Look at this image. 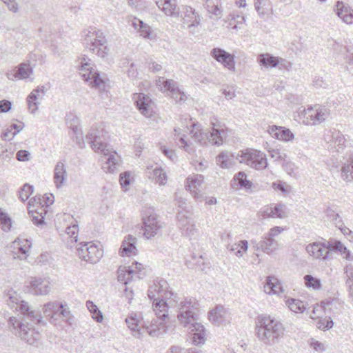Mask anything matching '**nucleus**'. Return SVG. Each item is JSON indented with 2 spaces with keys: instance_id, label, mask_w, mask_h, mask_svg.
I'll use <instances>...</instances> for the list:
<instances>
[{
  "instance_id": "nucleus-1",
  "label": "nucleus",
  "mask_w": 353,
  "mask_h": 353,
  "mask_svg": "<svg viewBox=\"0 0 353 353\" xmlns=\"http://www.w3.org/2000/svg\"><path fill=\"white\" fill-rule=\"evenodd\" d=\"M3 299L9 307L19 311V317L10 316L8 326L13 329L15 335L30 345L38 347L41 343V334L35 325H46L39 310H33L26 301L20 299L17 292L10 290L3 294Z\"/></svg>"
},
{
  "instance_id": "nucleus-2",
  "label": "nucleus",
  "mask_w": 353,
  "mask_h": 353,
  "mask_svg": "<svg viewBox=\"0 0 353 353\" xmlns=\"http://www.w3.org/2000/svg\"><path fill=\"white\" fill-rule=\"evenodd\" d=\"M256 335L265 345L272 346L279 343L285 335L283 323L270 315L261 314L256 319Z\"/></svg>"
},
{
  "instance_id": "nucleus-3",
  "label": "nucleus",
  "mask_w": 353,
  "mask_h": 353,
  "mask_svg": "<svg viewBox=\"0 0 353 353\" xmlns=\"http://www.w3.org/2000/svg\"><path fill=\"white\" fill-rule=\"evenodd\" d=\"M86 139L90 143L94 152L102 154L101 161L102 169L105 172L113 173L117 170L119 163L116 157L117 154L110 145L99 141V132L97 130H91L86 135Z\"/></svg>"
},
{
  "instance_id": "nucleus-4",
  "label": "nucleus",
  "mask_w": 353,
  "mask_h": 353,
  "mask_svg": "<svg viewBox=\"0 0 353 353\" xmlns=\"http://www.w3.org/2000/svg\"><path fill=\"white\" fill-rule=\"evenodd\" d=\"M211 121L212 125L210 132H205L198 124H192V129L190 131L192 137L196 141L201 145H205L208 142L212 145H220L225 141L228 135V128L223 124H221L216 119Z\"/></svg>"
},
{
  "instance_id": "nucleus-5",
  "label": "nucleus",
  "mask_w": 353,
  "mask_h": 353,
  "mask_svg": "<svg viewBox=\"0 0 353 353\" xmlns=\"http://www.w3.org/2000/svg\"><path fill=\"white\" fill-rule=\"evenodd\" d=\"M107 40L103 34L96 29L88 30L85 34L84 45L93 53L101 58L108 55Z\"/></svg>"
},
{
  "instance_id": "nucleus-6",
  "label": "nucleus",
  "mask_w": 353,
  "mask_h": 353,
  "mask_svg": "<svg viewBox=\"0 0 353 353\" xmlns=\"http://www.w3.org/2000/svg\"><path fill=\"white\" fill-rule=\"evenodd\" d=\"M199 313V303L192 298H186L179 304L177 319L183 327L196 321Z\"/></svg>"
},
{
  "instance_id": "nucleus-7",
  "label": "nucleus",
  "mask_w": 353,
  "mask_h": 353,
  "mask_svg": "<svg viewBox=\"0 0 353 353\" xmlns=\"http://www.w3.org/2000/svg\"><path fill=\"white\" fill-rule=\"evenodd\" d=\"M148 296L150 300L157 301L161 298L178 302V296L172 290H169L168 282L164 279L156 281L152 285H151L148 291Z\"/></svg>"
},
{
  "instance_id": "nucleus-8",
  "label": "nucleus",
  "mask_w": 353,
  "mask_h": 353,
  "mask_svg": "<svg viewBox=\"0 0 353 353\" xmlns=\"http://www.w3.org/2000/svg\"><path fill=\"white\" fill-rule=\"evenodd\" d=\"M330 110L325 106L316 105L305 110L302 113L303 122L306 125H316L325 121L329 117Z\"/></svg>"
},
{
  "instance_id": "nucleus-9",
  "label": "nucleus",
  "mask_w": 353,
  "mask_h": 353,
  "mask_svg": "<svg viewBox=\"0 0 353 353\" xmlns=\"http://www.w3.org/2000/svg\"><path fill=\"white\" fill-rule=\"evenodd\" d=\"M77 248V254L85 261L92 264L97 263L103 256V251L92 243H81Z\"/></svg>"
},
{
  "instance_id": "nucleus-10",
  "label": "nucleus",
  "mask_w": 353,
  "mask_h": 353,
  "mask_svg": "<svg viewBox=\"0 0 353 353\" xmlns=\"http://www.w3.org/2000/svg\"><path fill=\"white\" fill-rule=\"evenodd\" d=\"M239 161L256 170H262L268 166L265 154L259 150H252L243 153L240 156Z\"/></svg>"
},
{
  "instance_id": "nucleus-11",
  "label": "nucleus",
  "mask_w": 353,
  "mask_h": 353,
  "mask_svg": "<svg viewBox=\"0 0 353 353\" xmlns=\"http://www.w3.org/2000/svg\"><path fill=\"white\" fill-rule=\"evenodd\" d=\"M84 61H85V58L81 61V65L79 69L80 74L83 79L86 81H90V85L92 87L100 88L101 85H103L104 81L101 78L99 72L94 70L90 63Z\"/></svg>"
},
{
  "instance_id": "nucleus-12",
  "label": "nucleus",
  "mask_w": 353,
  "mask_h": 353,
  "mask_svg": "<svg viewBox=\"0 0 353 353\" xmlns=\"http://www.w3.org/2000/svg\"><path fill=\"white\" fill-rule=\"evenodd\" d=\"M143 236L150 239L157 234L161 225L157 221V216L154 213L153 209H149L148 212L143 216Z\"/></svg>"
},
{
  "instance_id": "nucleus-13",
  "label": "nucleus",
  "mask_w": 353,
  "mask_h": 353,
  "mask_svg": "<svg viewBox=\"0 0 353 353\" xmlns=\"http://www.w3.org/2000/svg\"><path fill=\"white\" fill-rule=\"evenodd\" d=\"M165 320L158 317L153 318L151 321H143L142 332L143 334L147 333L152 337H159L167 332L164 325Z\"/></svg>"
},
{
  "instance_id": "nucleus-14",
  "label": "nucleus",
  "mask_w": 353,
  "mask_h": 353,
  "mask_svg": "<svg viewBox=\"0 0 353 353\" xmlns=\"http://www.w3.org/2000/svg\"><path fill=\"white\" fill-rule=\"evenodd\" d=\"M26 291L33 295H46L50 290V282L42 278L31 277L27 282Z\"/></svg>"
},
{
  "instance_id": "nucleus-15",
  "label": "nucleus",
  "mask_w": 353,
  "mask_h": 353,
  "mask_svg": "<svg viewBox=\"0 0 353 353\" xmlns=\"http://www.w3.org/2000/svg\"><path fill=\"white\" fill-rule=\"evenodd\" d=\"M210 321L215 325L228 324L231 321L230 313L223 305H218L209 313Z\"/></svg>"
},
{
  "instance_id": "nucleus-16",
  "label": "nucleus",
  "mask_w": 353,
  "mask_h": 353,
  "mask_svg": "<svg viewBox=\"0 0 353 353\" xmlns=\"http://www.w3.org/2000/svg\"><path fill=\"white\" fill-rule=\"evenodd\" d=\"M128 327L132 331L134 337L139 339H143V332H142L143 321L141 316L135 312H132L128 315L125 320Z\"/></svg>"
},
{
  "instance_id": "nucleus-17",
  "label": "nucleus",
  "mask_w": 353,
  "mask_h": 353,
  "mask_svg": "<svg viewBox=\"0 0 353 353\" xmlns=\"http://www.w3.org/2000/svg\"><path fill=\"white\" fill-rule=\"evenodd\" d=\"M137 109L144 116L148 117L152 114V101L150 97L143 93H134L132 97Z\"/></svg>"
},
{
  "instance_id": "nucleus-18",
  "label": "nucleus",
  "mask_w": 353,
  "mask_h": 353,
  "mask_svg": "<svg viewBox=\"0 0 353 353\" xmlns=\"http://www.w3.org/2000/svg\"><path fill=\"white\" fill-rule=\"evenodd\" d=\"M211 55L215 60L222 63L228 69L234 70L235 62L234 55L219 48L212 49Z\"/></svg>"
},
{
  "instance_id": "nucleus-19",
  "label": "nucleus",
  "mask_w": 353,
  "mask_h": 353,
  "mask_svg": "<svg viewBox=\"0 0 353 353\" xmlns=\"http://www.w3.org/2000/svg\"><path fill=\"white\" fill-rule=\"evenodd\" d=\"M253 247L256 251H262L270 254L278 249V243L274 239L265 234L261 237L259 241H252Z\"/></svg>"
},
{
  "instance_id": "nucleus-20",
  "label": "nucleus",
  "mask_w": 353,
  "mask_h": 353,
  "mask_svg": "<svg viewBox=\"0 0 353 353\" xmlns=\"http://www.w3.org/2000/svg\"><path fill=\"white\" fill-rule=\"evenodd\" d=\"M190 216L183 212H178L177 213L178 226L182 233L188 236L194 235L196 232L195 225L191 221Z\"/></svg>"
},
{
  "instance_id": "nucleus-21",
  "label": "nucleus",
  "mask_w": 353,
  "mask_h": 353,
  "mask_svg": "<svg viewBox=\"0 0 353 353\" xmlns=\"http://www.w3.org/2000/svg\"><path fill=\"white\" fill-rule=\"evenodd\" d=\"M190 333L192 334V343L199 345L205 343L206 341V330L205 327L200 323L196 321L189 325Z\"/></svg>"
},
{
  "instance_id": "nucleus-22",
  "label": "nucleus",
  "mask_w": 353,
  "mask_h": 353,
  "mask_svg": "<svg viewBox=\"0 0 353 353\" xmlns=\"http://www.w3.org/2000/svg\"><path fill=\"white\" fill-rule=\"evenodd\" d=\"M183 14L181 15L183 23L186 25L191 31L193 32V28H195L199 25L201 21L200 16L195 12V10L190 7H185L182 11H180Z\"/></svg>"
},
{
  "instance_id": "nucleus-23",
  "label": "nucleus",
  "mask_w": 353,
  "mask_h": 353,
  "mask_svg": "<svg viewBox=\"0 0 353 353\" xmlns=\"http://www.w3.org/2000/svg\"><path fill=\"white\" fill-rule=\"evenodd\" d=\"M45 87L42 85L34 89L28 96L27 103L30 113L34 114L37 112L39 105L38 100L39 99H43L45 95Z\"/></svg>"
},
{
  "instance_id": "nucleus-24",
  "label": "nucleus",
  "mask_w": 353,
  "mask_h": 353,
  "mask_svg": "<svg viewBox=\"0 0 353 353\" xmlns=\"http://www.w3.org/2000/svg\"><path fill=\"white\" fill-rule=\"evenodd\" d=\"M306 251L310 256L316 259H327L329 255V252L326 250L325 243H310L306 246Z\"/></svg>"
},
{
  "instance_id": "nucleus-25",
  "label": "nucleus",
  "mask_w": 353,
  "mask_h": 353,
  "mask_svg": "<svg viewBox=\"0 0 353 353\" xmlns=\"http://www.w3.org/2000/svg\"><path fill=\"white\" fill-rule=\"evenodd\" d=\"M137 239L131 234L126 236L119 249V254L122 256H130L136 255L137 249L136 247Z\"/></svg>"
},
{
  "instance_id": "nucleus-26",
  "label": "nucleus",
  "mask_w": 353,
  "mask_h": 353,
  "mask_svg": "<svg viewBox=\"0 0 353 353\" xmlns=\"http://www.w3.org/2000/svg\"><path fill=\"white\" fill-rule=\"evenodd\" d=\"M156 4L168 16L179 17L180 15L176 0H156Z\"/></svg>"
},
{
  "instance_id": "nucleus-27",
  "label": "nucleus",
  "mask_w": 353,
  "mask_h": 353,
  "mask_svg": "<svg viewBox=\"0 0 353 353\" xmlns=\"http://www.w3.org/2000/svg\"><path fill=\"white\" fill-rule=\"evenodd\" d=\"M268 131L273 138L279 140L290 141L294 138V134L285 127L272 125L269 128Z\"/></svg>"
},
{
  "instance_id": "nucleus-28",
  "label": "nucleus",
  "mask_w": 353,
  "mask_h": 353,
  "mask_svg": "<svg viewBox=\"0 0 353 353\" xmlns=\"http://www.w3.org/2000/svg\"><path fill=\"white\" fill-rule=\"evenodd\" d=\"M336 14L347 24L353 23V10L343 2L338 1L335 9Z\"/></svg>"
},
{
  "instance_id": "nucleus-29",
  "label": "nucleus",
  "mask_w": 353,
  "mask_h": 353,
  "mask_svg": "<svg viewBox=\"0 0 353 353\" xmlns=\"http://www.w3.org/2000/svg\"><path fill=\"white\" fill-rule=\"evenodd\" d=\"M170 300L161 298L157 301H154V312H155L156 317L165 320L168 317V305L170 304Z\"/></svg>"
},
{
  "instance_id": "nucleus-30",
  "label": "nucleus",
  "mask_w": 353,
  "mask_h": 353,
  "mask_svg": "<svg viewBox=\"0 0 353 353\" xmlns=\"http://www.w3.org/2000/svg\"><path fill=\"white\" fill-rule=\"evenodd\" d=\"M62 307V303L54 301L49 302L43 306V314L46 316L50 317V322L58 319L59 310Z\"/></svg>"
},
{
  "instance_id": "nucleus-31",
  "label": "nucleus",
  "mask_w": 353,
  "mask_h": 353,
  "mask_svg": "<svg viewBox=\"0 0 353 353\" xmlns=\"http://www.w3.org/2000/svg\"><path fill=\"white\" fill-rule=\"evenodd\" d=\"M341 177L347 182L353 181V152L348 157L341 168Z\"/></svg>"
},
{
  "instance_id": "nucleus-32",
  "label": "nucleus",
  "mask_w": 353,
  "mask_h": 353,
  "mask_svg": "<svg viewBox=\"0 0 353 353\" xmlns=\"http://www.w3.org/2000/svg\"><path fill=\"white\" fill-rule=\"evenodd\" d=\"M265 292L268 294H277L283 292V287L279 281L274 276H270L267 278L264 285Z\"/></svg>"
},
{
  "instance_id": "nucleus-33",
  "label": "nucleus",
  "mask_w": 353,
  "mask_h": 353,
  "mask_svg": "<svg viewBox=\"0 0 353 353\" xmlns=\"http://www.w3.org/2000/svg\"><path fill=\"white\" fill-rule=\"evenodd\" d=\"M54 182L57 188L64 183L66 177V170L63 162L59 161L54 168Z\"/></svg>"
},
{
  "instance_id": "nucleus-34",
  "label": "nucleus",
  "mask_w": 353,
  "mask_h": 353,
  "mask_svg": "<svg viewBox=\"0 0 353 353\" xmlns=\"http://www.w3.org/2000/svg\"><path fill=\"white\" fill-rule=\"evenodd\" d=\"M207 11L220 19L222 16V7L221 0H203Z\"/></svg>"
},
{
  "instance_id": "nucleus-35",
  "label": "nucleus",
  "mask_w": 353,
  "mask_h": 353,
  "mask_svg": "<svg viewBox=\"0 0 353 353\" xmlns=\"http://www.w3.org/2000/svg\"><path fill=\"white\" fill-rule=\"evenodd\" d=\"M258 62L261 65L266 68H275L281 63L279 57H274L269 53L259 54Z\"/></svg>"
},
{
  "instance_id": "nucleus-36",
  "label": "nucleus",
  "mask_w": 353,
  "mask_h": 353,
  "mask_svg": "<svg viewBox=\"0 0 353 353\" xmlns=\"http://www.w3.org/2000/svg\"><path fill=\"white\" fill-rule=\"evenodd\" d=\"M217 164L221 168H230L234 164L233 156L228 152H222L216 157Z\"/></svg>"
},
{
  "instance_id": "nucleus-37",
  "label": "nucleus",
  "mask_w": 353,
  "mask_h": 353,
  "mask_svg": "<svg viewBox=\"0 0 353 353\" xmlns=\"http://www.w3.org/2000/svg\"><path fill=\"white\" fill-rule=\"evenodd\" d=\"M228 250L234 252L239 258L242 257L244 252H247L248 248V242L246 240L240 241L239 243L229 244Z\"/></svg>"
},
{
  "instance_id": "nucleus-38",
  "label": "nucleus",
  "mask_w": 353,
  "mask_h": 353,
  "mask_svg": "<svg viewBox=\"0 0 353 353\" xmlns=\"http://www.w3.org/2000/svg\"><path fill=\"white\" fill-rule=\"evenodd\" d=\"M33 70L28 63H21L15 71L14 77L19 79H26L32 74Z\"/></svg>"
},
{
  "instance_id": "nucleus-39",
  "label": "nucleus",
  "mask_w": 353,
  "mask_h": 353,
  "mask_svg": "<svg viewBox=\"0 0 353 353\" xmlns=\"http://www.w3.org/2000/svg\"><path fill=\"white\" fill-rule=\"evenodd\" d=\"M135 270L131 269L130 267H120L118 269V281H123L125 284H128Z\"/></svg>"
},
{
  "instance_id": "nucleus-40",
  "label": "nucleus",
  "mask_w": 353,
  "mask_h": 353,
  "mask_svg": "<svg viewBox=\"0 0 353 353\" xmlns=\"http://www.w3.org/2000/svg\"><path fill=\"white\" fill-rule=\"evenodd\" d=\"M187 180L189 183L187 187L190 191L193 190H198L203 183L204 177L201 174H196L193 176L188 177Z\"/></svg>"
},
{
  "instance_id": "nucleus-41",
  "label": "nucleus",
  "mask_w": 353,
  "mask_h": 353,
  "mask_svg": "<svg viewBox=\"0 0 353 353\" xmlns=\"http://www.w3.org/2000/svg\"><path fill=\"white\" fill-rule=\"evenodd\" d=\"M132 26L135 29H137L140 32L141 36L144 38H149L150 36V28L145 24L141 20L135 19L132 22Z\"/></svg>"
},
{
  "instance_id": "nucleus-42",
  "label": "nucleus",
  "mask_w": 353,
  "mask_h": 353,
  "mask_svg": "<svg viewBox=\"0 0 353 353\" xmlns=\"http://www.w3.org/2000/svg\"><path fill=\"white\" fill-rule=\"evenodd\" d=\"M287 303L288 305V307L290 308V310L294 312L302 313L305 310V306L304 303L299 299H288L287 301Z\"/></svg>"
},
{
  "instance_id": "nucleus-43",
  "label": "nucleus",
  "mask_w": 353,
  "mask_h": 353,
  "mask_svg": "<svg viewBox=\"0 0 353 353\" xmlns=\"http://www.w3.org/2000/svg\"><path fill=\"white\" fill-rule=\"evenodd\" d=\"M270 213L271 218H280L283 219L286 216L285 209V205L282 203H279L274 207L269 206Z\"/></svg>"
},
{
  "instance_id": "nucleus-44",
  "label": "nucleus",
  "mask_w": 353,
  "mask_h": 353,
  "mask_svg": "<svg viewBox=\"0 0 353 353\" xmlns=\"http://www.w3.org/2000/svg\"><path fill=\"white\" fill-rule=\"evenodd\" d=\"M234 179L238 181V185L241 188H243L246 190L250 189L252 186V183L247 179L246 174L243 172H239L236 174Z\"/></svg>"
},
{
  "instance_id": "nucleus-45",
  "label": "nucleus",
  "mask_w": 353,
  "mask_h": 353,
  "mask_svg": "<svg viewBox=\"0 0 353 353\" xmlns=\"http://www.w3.org/2000/svg\"><path fill=\"white\" fill-rule=\"evenodd\" d=\"M86 306L92 314V318L97 322H101L103 320V314L97 306L91 301L86 302Z\"/></svg>"
},
{
  "instance_id": "nucleus-46",
  "label": "nucleus",
  "mask_w": 353,
  "mask_h": 353,
  "mask_svg": "<svg viewBox=\"0 0 353 353\" xmlns=\"http://www.w3.org/2000/svg\"><path fill=\"white\" fill-rule=\"evenodd\" d=\"M32 192L33 186L28 183H26L23 185L20 191L19 192V199H21V201L25 202L29 199Z\"/></svg>"
},
{
  "instance_id": "nucleus-47",
  "label": "nucleus",
  "mask_w": 353,
  "mask_h": 353,
  "mask_svg": "<svg viewBox=\"0 0 353 353\" xmlns=\"http://www.w3.org/2000/svg\"><path fill=\"white\" fill-rule=\"evenodd\" d=\"M327 216L329 218V220L333 222L336 227L340 228L343 226V223L341 218L339 214L336 213L334 210L330 209L327 210Z\"/></svg>"
},
{
  "instance_id": "nucleus-48",
  "label": "nucleus",
  "mask_w": 353,
  "mask_h": 353,
  "mask_svg": "<svg viewBox=\"0 0 353 353\" xmlns=\"http://www.w3.org/2000/svg\"><path fill=\"white\" fill-rule=\"evenodd\" d=\"M12 221L11 218L5 212L1 211V230L4 232H9L12 230Z\"/></svg>"
},
{
  "instance_id": "nucleus-49",
  "label": "nucleus",
  "mask_w": 353,
  "mask_h": 353,
  "mask_svg": "<svg viewBox=\"0 0 353 353\" xmlns=\"http://www.w3.org/2000/svg\"><path fill=\"white\" fill-rule=\"evenodd\" d=\"M305 285L309 288H313L314 289H319L321 288L320 280L313 277L310 274H307L304 276Z\"/></svg>"
},
{
  "instance_id": "nucleus-50",
  "label": "nucleus",
  "mask_w": 353,
  "mask_h": 353,
  "mask_svg": "<svg viewBox=\"0 0 353 353\" xmlns=\"http://www.w3.org/2000/svg\"><path fill=\"white\" fill-rule=\"evenodd\" d=\"M333 325V321L330 317L321 319L317 321V327L321 330H329Z\"/></svg>"
},
{
  "instance_id": "nucleus-51",
  "label": "nucleus",
  "mask_w": 353,
  "mask_h": 353,
  "mask_svg": "<svg viewBox=\"0 0 353 353\" xmlns=\"http://www.w3.org/2000/svg\"><path fill=\"white\" fill-rule=\"evenodd\" d=\"M31 246L30 242L26 239L23 241V244L19 247V257L21 259H26L27 253Z\"/></svg>"
},
{
  "instance_id": "nucleus-52",
  "label": "nucleus",
  "mask_w": 353,
  "mask_h": 353,
  "mask_svg": "<svg viewBox=\"0 0 353 353\" xmlns=\"http://www.w3.org/2000/svg\"><path fill=\"white\" fill-rule=\"evenodd\" d=\"M154 176L156 177V182L160 185H163L167 180L165 173L161 169L154 170Z\"/></svg>"
},
{
  "instance_id": "nucleus-53",
  "label": "nucleus",
  "mask_w": 353,
  "mask_h": 353,
  "mask_svg": "<svg viewBox=\"0 0 353 353\" xmlns=\"http://www.w3.org/2000/svg\"><path fill=\"white\" fill-rule=\"evenodd\" d=\"M268 0H257L255 1L254 7L259 15L263 17L267 12L265 10L264 7L266 5Z\"/></svg>"
},
{
  "instance_id": "nucleus-54",
  "label": "nucleus",
  "mask_w": 353,
  "mask_h": 353,
  "mask_svg": "<svg viewBox=\"0 0 353 353\" xmlns=\"http://www.w3.org/2000/svg\"><path fill=\"white\" fill-rule=\"evenodd\" d=\"M61 318L65 319V321L71 323L70 321V311L66 305H64L62 304V307L59 310L58 319Z\"/></svg>"
},
{
  "instance_id": "nucleus-55",
  "label": "nucleus",
  "mask_w": 353,
  "mask_h": 353,
  "mask_svg": "<svg viewBox=\"0 0 353 353\" xmlns=\"http://www.w3.org/2000/svg\"><path fill=\"white\" fill-rule=\"evenodd\" d=\"M172 97L176 103H182L186 100V96L178 89H175L172 92Z\"/></svg>"
},
{
  "instance_id": "nucleus-56",
  "label": "nucleus",
  "mask_w": 353,
  "mask_h": 353,
  "mask_svg": "<svg viewBox=\"0 0 353 353\" xmlns=\"http://www.w3.org/2000/svg\"><path fill=\"white\" fill-rule=\"evenodd\" d=\"M16 159L19 161H27L30 159V153L28 150H21L16 154Z\"/></svg>"
},
{
  "instance_id": "nucleus-57",
  "label": "nucleus",
  "mask_w": 353,
  "mask_h": 353,
  "mask_svg": "<svg viewBox=\"0 0 353 353\" xmlns=\"http://www.w3.org/2000/svg\"><path fill=\"white\" fill-rule=\"evenodd\" d=\"M77 228H78L77 225H72V226H68L65 229V233L71 239H72L74 240V241H75V242L77 241V237H78V236L77 235V230H78Z\"/></svg>"
},
{
  "instance_id": "nucleus-58",
  "label": "nucleus",
  "mask_w": 353,
  "mask_h": 353,
  "mask_svg": "<svg viewBox=\"0 0 353 353\" xmlns=\"http://www.w3.org/2000/svg\"><path fill=\"white\" fill-rule=\"evenodd\" d=\"M323 307L324 310H329V311H334L333 306H336V305L339 304V300L332 299L331 300H326L325 301L322 302Z\"/></svg>"
},
{
  "instance_id": "nucleus-59",
  "label": "nucleus",
  "mask_w": 353,
  "mask_h": 353,
  "mask_svg": "<svg viewBox=\"0 0 353 353\" xmlns=\"http://www.w3.org/2000/svg\"><path fill=\"white\" fill-rule=\"evenodd\" d=\"M119 181L122 188L128 187L130 183V173L128 172L120 174Z\"/></svg>"
},
{
  "instance_id": "nucleus-60",
  "label": "nucleus",
  "mask_w": 353,
  "mask_h": 353,
  "mask_svg": "<svg viewBox=\"0 0 353 353\" xmlns=\"http://www.w3.org/2000/svg\"><path fill=\"white\" fill-rule=\"evenodd\" d=\"M345 273L346 274V283L347 286L352 285V284H353V266L347 265L345 267Z\"/></svg>"
},
{
  "instance_id": "nucleus-61",
  "label": "nucleus",
  "mask_w": 353,
  "mask_h": 353,
  "mask_svg": "<svg viewBox=\"0 0 353 353\" xmlns=\"http://www.w3.org/2000/svg\"><path fill=\"white\" fill-rule=\"evenodd\" d=\"M222 93L225 95L227 99H232L236 97L235 89L232 86H228L227 88L223 89Z\"/></svg>"
},
{
  "instance_id": "nucleus-62",
  "label": "nucleus",
  "mask_w": 353,
  "mask_h": 353,
  "mask_svg": "<svg viewBox=\"0 0 353 353\" xmlns=\"http://www.w3.org/2000/svg\"><path fill=\"white\" fill-rule=\"evenodd\" d=\"M1 1H3L9 10L13 12H17L19 6L15 0H1Z\"/></svg>"
},
{
  "instance_id": "nucleus-63",
  "label": "nucleus",
  "mask_w": 353,
  "mask_h": 353,
  "mask_svg": "<svg viewBox=\"0 0 353 353\" xmlns=\"http://www.w3.org/2000/svg\"><path fill=\"white\" fill-rule=\"evenodd\" d=\"M162 83L165 90H169L170 92H172L173 90L176 89L175 83L173 80L163 79Z\"/></svg>"
},
{
  "instance_id": "nucleus-64",
  "label": "nucleus",
  "mask_w": 353,
  "mask_h": 353,
  "mask_svg": "<svg viewBox=\"0 0 353 353\" xmlns=\"http://www.w3.org/2000/svg\"><path fill=\"white\" fill-rule=\"evenodd\" d=\"M10 131H13L12 132L11 137H14L17 133H19L21 130L24 128V123L21 122L19 125L17 123H12L10 125Z\"/></svg>"
}]
</instances>
